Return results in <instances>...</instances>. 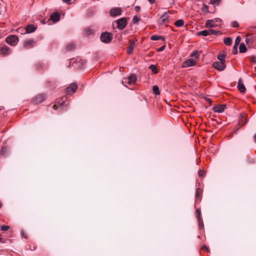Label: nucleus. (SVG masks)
Wrapping results in <instances>:
<instances>
[{"label": "nucleus", "instance_id": "obj_1", "mask_svg": "<svg viewBox=\"0 0 256 256\" xmlns=\"http://www.w3.org/2000/svg\"><path fill=\"white\" fill-rule=\"evenodd\" d=\"M18 41V38L15 35H10L6 38V42L10 46H16Z\"/></svg>", "mask_w": 256, "mask_h": 256}, {"label": "nucleus", "instance_id": "obj_2", "mask_svg": "<svg viewBox=\"0 0 256 256\" xmlns=\"http://www.w3.org/2000/svg\"><path fill=\"white\" fill-rule=\"evenodd\" d=\"M100 38L102 42L108 44L112 41V38L110 33L104 32L101 34Z\"/></svg>", "mask_w": 256, "mask_h": 256}, {"label": "nucleus", "instance_id": "obj_3", "mask_svg": "<svg viewBox=\"0 0 256 256\" xmlns=\"http://www.w3.org/2000/svg\"><path fill=\"white\" fill-rule=\"evenodd\" d=\"M116 22L118 28L119 30H122L126 25V19L125 18H122L118 20Z\"/></svg>", "mask_w": 256, "mask_h": 256}, {"label": "nucleus", "instance_id": "obj_4", "mask_svg": "<svg viewBox=\"0 0 256 256\" xmlns=\"http://www.w3.org/2000/svg\"><path fill=\"white\" fill-rule=\"evenodd\" d=\"M196 64V60L192 59L190 58L184 61L182 66V67L183 68H188L190 66H194Z\"/></svg>", "mask_w": 256, "mask_h": 256}, {"label": "nucleus", "instance_id": "obj_5", "mask_svg": "<svg viewBox=\"0 0 256 256\" xmlns=\"http://www.w3.org/2000/svg\"><path fill=\"white\" fill-rule=\"evenodd\" d=\"M168 18V14L167 12H165L160 16L159 19L160 24H165L168 23L169 21Z\"/></svg>", "mask_w": 256, "mask_h": 256}, {"label": "nucleus", "instance_id": "obj_6", "mask_svg": "<svg viewBox=\"0 0 256 256\" xmlns=\"http://www.w3.org/2000/svg\"><path fill=\"white\" fill-rule=\"evenodd\" d=\"M212 66L216 69L218 70L219 71L223 70L226 68V65L224 64V62H214L212 64Z\"/></svg>", "mask_w": 256, "mask_h": 256}, {"label": "nucleus", "instance_id": "obj_7", "mask_svg": "<svg viewBox=\"0 0 256 256\" xmlns=\"http://www.w3.org/2000/svg\"><path fill=\"white\" fill-rule=\"evenodd\" d=\"M225 108V104H218L213 106L212 110L215 112L222 113L224 111Z\"/></svg>", "mask_w": 256, "mask_h": 256}, {"label": "nucleus", "instance_id": "obj_8", "mask_svg": "<svg viewBox=\"0 0 256 256\" xmlns=\"http://www.w3.org/2000/svg\"><path fill=\"white\" fill-rule=\"evenodd\" d=\"M46 96L44 94H40L37 95L33 100L35 103H40L44 102L46 99Z\"/></svg>", "mask_w": 256, "mask_h": 256}, {"label": "nucleus", "instance_id": "obj_9", "mask_svg": "<svg viewBox=\"0 0 256 256\" xmlns=\"http://www.w3.org/2000/svg\"><path fill=\"white\" fill-rule=\"evenodd\" d=\"M122 14V10L120 8H112L110 11V14L112 16H120Z\"/></svg>", "mask_w": 256, "mask_h": 256}, {"label": "nucleus", "instance_id": "obj_10", "mask_svg": "<svg viewBox=\"0 0 256 256\" xmlns=\"http://www.w3.org/2000/svg\"><path fill=\"white\" fill-rule=\"evenodd\" d=\"M77 88V85L76 83L72 84L70 86H69L66 88V92L68 94H71L75 92Z\"/></svg>", "mask_w": 256, "mask_h": 256}, {"label": "nucleus", "instance_id": "obj_11", "mask_svg": "<svg viewBox=\"0 0 256 256\" xmlns=\"http://www.w3.org/2000/svg\"><path fill=\"white\" fill-rule=\"evenodd\" d=\"M0 54H2V56H6L10 54V49L7 46H3L0 47Z\"/></svg>", "mask_w": 256, "mask_h": 256}, {"label": "nucleus", "instance_id": "obj_12", "mask_svg": "<svg viewBox=\"0 0 256 256\" xmlns=\"http://www.w3.org/2000/svg\"><path fill=\"white\" fill-rule=\"evenodd\" d=\"M36 44V42L33 40H28L24 42V47L26 48H32Z\"/></svg>", "mask_w": 256, "mask_h": 256}, {"label": "nucleus", "instance_id": "obj_13", "mask_svg": "<svg viewBox=\"0 0 256 256\" xmlns=\"http://www.w3.org/2000/svg\"><path fill=\"white\" fill-rule=\"evenodd\" d=\"M247 122V118H246V116L244 114H242L239 118L238 120V124L240 126H243Z\"/></svg>", "mask_w": 256, "mask_h": 256}, {"label": "nucleus", "instance_id": "obj_14", "mask_svg": "<svg viewBox=\"0 0 256 256\" xmlns=\"http://www.w3.org/2000/svg\"><path fill=\"white\" fill-rule=\"evenodd\" d=\"M60 18V14L58 12H55L52 14L50 17V19L54 22H56L59 21Z\"/></svg>", "mask_w": 256, "mask_h": 256}, {"label": "nucleus", "instance_id": "obj_15", "mask_svg": "<svg viewBox=\"0 0 256 256\" xmlns=\"http://www.w3.org/2000/svg\"><path fill=\"white\" fill-rule=\"evenodd\" d=\"M238 88L239 90L241 92H243L244 93V92H245V91L246 90V88H245L244 84L242 83V79H239V80L238 81Z\"/></svg>", "mask_w": 256, "mask_h": 256}, {"label": "nucleus", "instance_id": "obj_16", "mask_svg": "<svg viewBox=\"0 0 256 256\" xmlns=\"http://www.w3.org/2000/svg\"><path fill=\"white\" fill-rule=\"evenodd\" d=\"M137 78L135 74H131L128 78V83L129 84H134L136 81Z\"/></svg>", "mask_w": 256, "mask_h": 256}, {"label": "nucleus", "instance_id": "obj_17", "mask_svg": "<svg viewBox=\"0 0 256 256\" xmlns=\"http://www.w3.org/2000/svg\"><path fill=\"white\" fill-rule=\"evenodd\" d=\"M129 42L130 43V46L128 48L127 52L128 54H130L132 53L134 48L135 46V42H133L132 40H130Z\"/></svg>", "mask_w": 256, "mask_h": 256}, {"label": "nucleus", "instance_id": "obj_18", "mask_svg": "<svg viewBox=\"0 0 256 256\" xmlns=\"http://www.w3.org/2000/svg\"><path fill=\"white\" fill-rule=\"evenodd\" d=\"M36 30V28L33 24H29L26 28V30L28 34L34 32Z\"/></svg>", "mask_w": 256, "mask_h": 256}, {"label": "nucleus", "instance_id": "obj_19", "mask_svg": "<svg viewBox=\"0 0 256 256\" xmlns=\"http://www.w3.org/2000/svg\"><path fill=\"white\" fill-rule=\"evenodd\" d=\"M209 29L208 30H202V31H200L198 33V36H210V32H209Z\"/></svg>", "mask_w": 256, "mask_h": 256}, {"label": "nucleus", "instance_id": "obj_20", "mask_svg": "<svg viewBox=\"0 0 256 256\" xmlns=\"http://www.w3.org/2000/svg\"><path fill=\"white\" fill-rule=\"evenodd\" d=\"M240 42V36L236 37L235 40L234 45V49H236V52L234 54L237 53V46Z\"/></svg>", "mask_w": 256, "mask_h": 256}, {"label": "nucleus", "instance_id": "obj_21", "mask_svg": "<svg viewBox=\"0 0 256 256\" xmlns=\"http://www.w3.org/2000/svg\"><path fill=\"white\" fill-rule=\"evenodd\" d=\"M66 98H67L66 96H64L60 99H58L57 100V103L60 106H64L65 105V100H66ZM66 105L67 104H66Z\"/></svg>", "mask_w": 256, "mask_h": 256}, {"label": "nucleus", "instance_id": "obj_22", "mask_svg": "<svg viewBox=\"0 0 256 256\" xmlns=\"http://www.w3.org/2000/svg\"><path fill=\"white\" fill-rule=\"evenodd\" d=\"M245 42L246 44L250 46L252 43L253 38L252 37H249V36H247L246 38Z\"/></svg>", "mask_w": 256, "mask_h": 256}, {"label": "nucleus", "instance_id": "obj_23", "mask_svg": "<svg viewBox=\"0 0 256 256\" xmlns=\"http://www.w3.org/2000/svg\"><path fill=\"white\" fill-rule=\"evenodd\" d=\"M206 26L208 28L214 27V20H207L206 22Z\"/></svg>", "mask_w": 256, "mask_h": 256}, {"label": "nucleus", "instance_id": "obj_24", "mask_svg": "<svg viewBox=\"0 0 256 256\" xmlns=\"http://www.w3.org/2000/svg\"><path fill=\"white\" fill-rule=\"evenodd\" d=\"M174 24L177 27H180L184 24V21L182 19L177 20L175 22Z\"/></svg>", "mask_w": 256, "mask_h": 256}, {"label": "nucleus", "instance_id": "obj_25", "mask_svg": "<svg viewBox=\"0 0 256 256\" xmlns=\"http://www.w3.org/2000/svg\"><path fill=\"white\" fill-rule=\"evenodd\" d=\"M240 52L241 53L244 52L246 51V48L245 44L243 43H241L239 47Z\"/></svg>", "mask_w": 256, "mask_h": 256}, {"label": "nucleus", "instance_id": "obj_26", "mask_svg": "<svg viewBox=\"0 0 256 256\" xmlns=\"http://www.w3.org/2000/svg\"><path fill=\"white\" fill-rule=\"evenodd\" d=\"M224 42L226 46H230L232 43V39L230 38H226L224 39Z\"/></svg>", "mask_w": 256, "mask_h": 256}, {"label": "nucleus", "instance_id": "obj_27", "mask_svg": "<svg viewBox=\"0 0 256 256\" xmlns=\"http://www.w3.org/2000/svg\"><path fill=\"white\" fill-rule=\"evenodd\" d=\"M152 90H153L154 93L156 95L160 94V92L159 88L158 86H153Z\"/></svg>", "mask_w": 256, "mask_h": 256}, {"label": "nucleus", "instance_id": "obj_28", "mask_svg": "<svg viewBox=\"0 0 256 256\" xmlns=\"http://www.w3.org/2000/svg\"><path fill=\"white\" fill-rule=\"evenodd\" d=\"M162 38V36L158 35H152L151 38L150 40H159Z\"/></svg>", "mask_w": 256, "mask_h": 256}, {"label": "nucleus", "instance_id": "obj_29", "mask_svg": "<svg viewBox=\"0 0 256 256\" xmlns=\"http://www.w3.org/2000/svg\"><path fill=\"white\" fill-rule=\"evenodd\" d=\"M224 58L225 55L222 54H219L218 56V58L220 60V62H225Z\"/></svg>", "mask_w": 256, "mask_h": 256}, {"label": "nucleus", "instance_id": "obj_30", "mask_svg": "<svg viewBox=\"0 0 256 256\" xmlns=\"http://www.w3.org/2000/svg\"><path fill=\"white\" fill-rule=\"evenodd\" d=\"M150 69L151 70L154 74H156L158 70H156V67L155 65L151 64L150 67Z\"/></svg>", "mask_w": 256, "mask_h": 256}, {"label": "nucleus", "instance_id": "obj_31", "mask_svg": "<svg viewBox=\"0 0 256 256\" xmlns=\"http://www.w3.org/2000/svg\"><path fill=\"white\" fill-rule=\"evenodd\" d=\"M198 51H194L190 54L191 57H194L196 59H198Z\"/></svg>", "mask_w": 256, "mask_h": 256}, {"label": "nucleus", "instance_id": "obj_32", "mask_svg": "<svg viewBox=\"0 0 256 256\" xmlns=\"http://www.w3.org/2000/svg\"><path fill=\"white\" fill-rule=\"evenodd\" d=\"M220 2V0H210V3L212 4L218 5Z\"/></svg>", "mask_w": 256, "mask_h": 256}, {"label": "nucleus", "instance_id": "obj_33", "mask_svg": "<svg viewBox=\"0 0 256 256\" xmlns=\"http://www.w3.org/2000/svg\"><path fill=\"white\" fill-rule=\"evenodd\" d=\"M209 30H210L209 32H210V35H212V34L216 35L218 32V31L212 30V29H209Z\"/></svg>", "mask_w": 256, "mask_h": 256}, {"label": "nucleus", "instance_id": "obj_34", "mask_svg": "<svg viewBox=\"0 0 256 256\" xmlns=\"http://www.w3.org/2000/svg\"><path fill=\"white\" fill-rule=\"evenodd\" d=\"M196 218H197L198 220H200L201 218L200 216V210L197 209L196 210Z\"/></svg>", "mask_w": 256, "mask_h": 256}, {"label": "nucleus", "instance_id": "obj_35", "mask_svg": "<svg viewBox=\"0 0 256 256\" xmlns=\"http://www.w3.org/2000/svg\"><path fill=\"white\" fill-rule=\"evenodd\" d=\"M198 220V221L200 228L202 229L204 227V224H203L202 218H200V220Z\"/></svg>", "mask_w": 256, "mask_h": 256}, {"label": "nucleus", "instance_id": "obj_36", "mask_svg": "<svg viewBox=\"0 0 256 256\" xmlns=\"http://www.w3.org/2000/svg\"><path fill=\"white\" fill-rule=\"evenodd\" d=\"M10 227L8 226H1V230L2 231H6L9 229Z\"/></svg>", "mask_w": 256, "mask_h": 256}, {"label": "nucleus", "instance_id": "obj_37", "mask_svg": "<svg viewBox=\"0 0 256 256\" xmlns=\"http://www.w3.org/2000/svg\"><path fill=\"white\" fill-rule=\"evenodd\" d=\"M86 32L88 35H90L92 34V30L90 28H86Z\"/></svg>", "mask_w": 256, "mask_h": 256}, {"label": "nucleus", "instance_id": "obj_38", "mask_svg": "<svg viewBox=\"0 0 256 256\" xmlns=\"http://www.w3.org/2000/svg\"><path fill=\"white\" fill-rule=\"evenodd\" d=\"M232 24L234 28H238L239 26L238 22L236 21H233L232 22Z\"/></svg>", "mask_w": 256, "mask_h": 256}, {"label": "nucleus", "instance_id": "obj_39", "mask_svg": "<svg viewBox=\"0 0 256 256\" xmlns=\"http://www.w3.org/2000/svg\"><path fill=\"white\" fill-rule=\"evenodd\" d=\"M205 174V172L204 170H199L198 171V176H199L202 177L204 176Z\"/></svg>", "mask_w": 256, "mask_h": 256}, {"label": "nucleus", "instance_id": "obj_40", "mask_svg": "<svg viewBox=\"0 0 256 256\" xmlns=\"http://www.w3.org/2000/svg\"><path fill=\"white\" fill-rule=\"evenodd\" d=\"M202 10L204 12H208V6L206 5H204V6L202 8Z\"/></svg>", "mask_w": 256, "mask_h": 256}, {"label": "nucleus", "instance_id": "obj_41", "mask_svg": "<svg viewBox=\"0 0 256 256\" xmlns=\"http://www.w3.org/2000/svg\"><path fill=\"white\" fill-rule=\"evenodd\" d=\"M252 62L254 63V64H256V56H252L251 57V58H250Z\"/></svg>", "mask_w": 256, "mask_h": 256}, {"label": "nucleus", "instance_id": "obj_42", "mask_svg": "<svg viewBox=\"0 0 256 256\" xmlns=\"http://www.w3.org/2000/svg\"><path fill=\"white\" fill-rule=\"evenodd\" d=\"M200 193V189L199 188H198L196 190V198H198Z\"/></svg>", "mask_w": 256, "mask_h": 256}, {"label": "nucleus", "instance_id": "obj_43", "mask_svg": "<svg viewBox=\"0 0 256 256\" xmlns=\"http://www.w3.org/2000/svg\"><path fill=\"white\" fill-rule=\"evenodd\" d=\"M165 46H161L160 48H159L158 50V52H162L163 51L164 48H165Z\"/></svg>", "mask_w": 256, "mask_h": 256}, {"label": "nucleus", "instance_id": "obj_44", "mask_svg": "<svg viewBox=\"0 0 256 256\" xmlns=\"http://www.w3.org/2000/svg\"><path fill=\"white\" fill-rule=\"evenodd\" d=\"M74 47V44H71L70 46H67L66 48L68 50H72Z\"/></svg>", "mask_w": 256, "mask_h": 256}, {"label": "nucleus", "instance_id": "obj_45", "mask_svg": "<svg viewBox=\"0 0 256 256\" xmlns=\"http://www.w3.org/2000/svg\"><path fill=\"white\" fill-rule=\"evenodd\" d=\"M70 1H71V0H62V2L64 3L67 4H70Z\"/></svg>", "mask_w": 256, "mask_h": 256}, {"label": "nucleus", "instance_id": "obj_46", "mask_svg": "<svg viewBox=\"0 0 256 256\" xmlns=\"http://www.w3.org/2000/svg\"><path fill=\"white\" fill-rule=\"evenodd\" d=\"M135 10L136 12H138L140 10V6H136L135 7Z\"/></svg>", "mask_w": 256, "mask_h": 256}, {"label": "nucleus", "instance_id": "obj_47", "mask_svg": "<svg viewBox=\"0 0 256 256\" xmlns=\"http://www.w3.org/2000/svg\"><path fill=\"white\" fill-rule=\"evenodd\" d=\"M138 20L137 16H134L133 18V21L134 22H137Z\"/></svg>", "mask_w": 256, "mask_h": 256}, {"label": "nucleus", "instance_id": "obj_48", "mask_svg": "<svg viewBox=\"0 0 256 256\" xmlns=\"http://www.w3.org/2000/svg\"><path fill=\"white\" fill-rule=\"evenodd\" d=\"M202 249H204V250H208V248L206 247V245H204L202 247Z\"/></svg>", "mask_w": 256, "mask_h": 256}, {"label": "nucleus", "instance_id": "obj_49", "mask_svg": "<svg viewBox=\"0 0 256 256\" xmlns=\"http://www.w3.org/2000/svg\"><path fill=\"white\" fill-rule=\"evenodd\" d=\"M149 1V2L151 4H153L154 3V0H148Z\"/></svg>", "mask_w": 256, "mask_h": 256}, {"label": "nucleus", "instance_id": "obj_50", "mask_svg": "<svg viewBox=\"0 0 256 256\" xmlns=\"http://www.w3.org/2000/svg\"><path fill=\"white\" fill-rule=\"evenodd\" d=\"M53 108H54V110H56V108H57V106H56V104L54 105V106H53Z\"/></svg>", "mask_w": 256, "mask_h": 256}, {"label": "nucleus", "instance_id": "obj_51", "mask_svg": "<svg viewBox=\"0 0 256 256\" xmlns=\"http://www.w3.org/2000/svg\"><path fill=\"white\" fill-rule=\"evenodd\" d=\"M22 236L24 237L25 238H26V234H24L23 232H22Z\"/></svg>", "mask_w": 256, "mask_h": 256}, {"label": "nucleus", "instance_id": "obj_52", "mask_svg": "<svg viewBox=\"0 0 256 256\" xmlns=\"http://www.w3.org/2000/svg\"><path fill=\"white\" fill-rule=\"evenodd\" d=\"M4 109V108L3 106H0V110H2Z\"/></svg>", "mask_w": 256, "mask_h": 256}, {"label": "nucleus", "instance_id": "obj_53", "mask_svg": "<svg viewBox=\"0 0 256 256\" xmlns=\"http://www.w3.org/2000/svg\"><path fill=\"white\" fill-rule=\"evenodd\" d=\"M236 52V49H234V48H233V52H232V53H233L234 54V53H235Z\"/></svg>", "mask_w": 256, "mask_h": 256}, {"label": "nucleus", "instance_id": "obj_54", "mask_svg": "<svg viewBox=\"0 0 256 256\" xmlns=\"http://www.w3.org/2000/svg\"><path fill=\"white\" fill-rule=\"evenodd\" d=\"M254 140H255L256 142V134L254 135Z\"/></svg>", "mask_w": 256, "mask_h": 256}, {"label": "nucleus", "instance_id": "obj_55", "mask_svg": "<svg viewBox=\"0 0 256 256\" xmlns=\"http://www.w3.org/2000/svg\"><path fill=\"white\" fill-rule=\"evenodd\" d=\"M2 203L0 202V208H2Z\"/></svg>", "mask_w": 256, "mask_h": 256}]
</instances>
